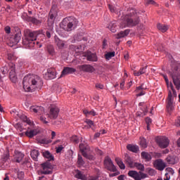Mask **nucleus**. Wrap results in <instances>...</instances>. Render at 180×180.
I'll list each match as a JSON object with an SVG mask.
<instances>
[{"label":"nucleus","instance_id":"obj_4","mask_svg":"<svg viewBox=\"0 0 180 180\" xmlns=\"http://www.w3.org/2000/svg\"><path fill=\"white\" fill-rule=\"evenodd\" d=\"M168 74L173 79V84L176 89H180V63L178 62H173L171 64V68L168 70Z\"/></svg>","mask_w":180,"mask_h":180},{"label":"nucleus","instance_id":"obj_39","mask_svg":"<svg viewBox=\"0 0 180 180\" xmlns=\"http://www.w3.org/2000/svg\"><path fill=\"white\" fill-rule=\"evenodd\" d=\"M83 157H84V158H86V160H89V161H95V160L96 159V158H95V155H92V154H89V153H83Z\"/></svg>","mask_w":180,"mask_h":180},{"label":"nucleus","instance_id":"obj_62","mask_svg":"<svg viewBox=\"0 0 180 180\" xmlns=\"http://www.w3.org/2000/svg\"><path fill=\"white\" fill-rule=\"evenodd\" d=\"M86 123L90 126V127L91 126H94V121L91 120H86Z\"/></svg>","mask_w":180,"mask_h":180},{"label":"nucleus","instance_id":"obj_45","mask_svg":"<svg viewBox=\"0 0 180 180\" xmlns=\"http://www.w3.org/2000/svg\"><path fill=\"white\" fill-rule=\"evenodd\" d=\"M77 164L79 165V167L85 165V161H84V159H82V156H81V155H78Z\"/></svg>","mask_w":180,"mask_h":180},{"label":"nucleus","instance_id":"obj_23","mask_svg":"<svg viewBox=\"0 0 180 180\" xmlns=\"http://www.w3.org/2000/svg\"><path fill=\"white\" fill-rule=\"evenodd\" d=\"M124 162L129 167V168H134L133 159H131L129 155H125Z\"/></svg>","mask_w":180,"mask_h":180},{"label":"nucleus","instance_id":"obj_7","mask_svg":"<svg viewBox=\"0 0 180 180\" xmlns=\"http://www.w3.org/2000/svg\"><path fill=\"white\" fill-rule=\"evenodd\" d=\"M53 165L50 163L49 161H46L42 164H41V175H50L53 174Z\"/></svg>","mask_w":180,"mask_h":180},{"label":"nucleus","instance_id":"obj_58","mask_svg":"<svg viewBox=\"0 0 180 180\" xmlns=\"http://www.w3.org/2000/svg\"><path fill=\"white\" fill-rule=\"evenodd\" d=\"M145 122L146 124H151V123H153V120L150 118V117H146L145 118Z\"/></svg>","mask_w":180,"mask_h":180},{"label":"nucleus","instance_id":"obj_63","mask_svg":"<svg viewBox=\"0 0 180 180\" xmlns=\"http://www.w3.org/2000/svg\"><path fill=\"white\" fill-rule=\"evenodd\" d=\"M8 60H12L14 58L13 53H8Z\"/></svg>","mask_w":180,"mask_h":180},{"label":"nucleus","instance_id":"obj_61","mask_svg":"<svg viewBox=\"0 0 180 180\" xmlns=\"http://www.w3.org/2000/svg\"><path fill=\"white\" fill-rule=\"evenodd\" d=\"M4 30L7 34H11V27L10 26L5 27Z\"/></svg>","mask_w":180,"mask_h":180},{"label":"nucleus","instance_id":"obj_3","mask_svg":"<svg viewBox=\"0 0 180 180\" xmlns=\"http://www.w3.org/2000/svg\"><path fill=\"white\" fill-rule=\"evenodd\" d=\"M141 15L140 11L131 9L130 13L127 14L124 18V23L127 27H134L140 24V17Z\"/></svg>","mask_w":180,"mask_h":180},{"label":"nucleus","instance_id":"obj_38","mask_svg":"<svg viewBox=\"0 0 180 180\" xmlns=\"http://www.w3.org/2000/svg\"><path fill=\"white\" fill-rule=\"evenodd\" d=\"M117 25H116V22H111L109 25H108V29H110V32H112V33H116V30Z\"/></svg>","mask_w":180,"mask_h":180},{"label":"nucleus","instance_id":"obj_13","mask_svg":"<svg viewBox=\"0 0 180 180\" xmlns=\"http://www.w3.org/2000/svg\"><path fill=\"white\" fill-rule=\"evenodd\" d=\"M44 77L46 79H54L57 77L56 69L54 68H48Z\"/></svg>","mask_w":180,"mask_h":180},{"label":"nucleus","instance_id":"obj_8","mask_svg":"<svg viewBox=\"0 0 180 180\" xmlns=\"http://www.w3.org/2000/svg\"><path fill=\"white\" fill-rule=\"evenodd\" d=\"M155 142L160 148H167L169 146V139L165 136L156 138Z\"/></svg>","mask_w":180,"mask_h":180},{"label":"nucleus","instance_id":"obj_60","mask_svg":"<svg viewBox=\"0 0 180 180\" xmlns=\"http://www.w3.org/2000/svg\"><path fill=\"white\" fill-rule=\"evenodd\" d=\"M63 148H64V147L63 146V145H60L58 148H56V153H57V154L61 153V151H63Z\"/></svg>","mask_w":180,"mask_h":180},{"label":"nucleus","instance_id":"obj_48","mask_svg":"<svg viewBox=\"0 0 180 180\" xmlns=\"http://www.w3.org/2000/svg\"><path fill=\"white\" fill-rule=\"evenodd\" d=\"M75 40H76L77 41H81L82 40H85V38L83 36V34H77L75 37Z\"/></svg>","mask_w":180,"mask_h":180},{"label":"nucleus","instance_id":"obj_53","mask_svg":"<svg viewBox=\"0 0 180 180\" xmlns=\"http://www.w3.org/2000/svg\"><path fill=\"white\" fill-rule=\"evenodd\" d=\"M148 175H150V176H154V175H155L156 172L154 169L148 168Z\"/></svg>","mask_w":180,"mask_h":180},{"label":"nucleus","instance_id":"obj_44","mask_svg":"<svg viewBox=\"0 0 180 180\" xmlns=\"http://www.w3.org/2000/svg\"><path fill=\"white\" fill-rule=\"evenodd\" d=\"M140 140H141V141H140L141 147H142V148H147V147H148L147 140H146V139H144V138H141Z\"/></svg>","mask_w":180,"mask_h":180},{"label":"nucleus","instance_id":"obj_54","mask_svg":"<svg viewBox=\"0 0 180 180\" xmlns=\"http://www.w3.org/2000/svg\"><path fill=\"white\" fill-rule=\"evenodd\" d=\"M8 71L9 70L8 69V66L6 65L1 68V72H2L4 75H5Z\"/></svg>","mask_w":180,"mask_h":180},{"label":"nucleus","instance_id":"obj_2","mask_svg":"<svg viewBox=\"0 0 180 180\" xmlns=\"http://www.w3.org/2000/svg\"><path fill=\"white\" fill-rule=\"evenodd\" d=\"M40 31H32L29 29L24 30V39L22 40V44L25 46L26 49H33L36 44V40H37V36L40 34Z\"/></svg>","mask_w":180,"mask_h":180},{"label":"nucleus","instance_id":"obj_34","mask_svg":"<svg viewBox=\"0 0 180 180\" xmlns=\"http://www.w3.org/2000/svg\"><path fill=\"white\" fill-rule=\"evenodd\" d=\"M146 70H147V66H145L141 68L139 71H134V75L135 77H140V75H143V74H146Z\"/></svg>","mask_w":180,"mask_h":180},{"label":"nucleus","instance_id":"obj_29","mask_svg":"<svg viewBox=\"0 0 180 180\" xmlns=\"http://www.w3.org/2000/svg\"><path fill=\"white\" fill-rule=\"evenodd\" d=\"M143 89H144V88H143V85H141L136 88L135 92L136 94L137 98H139V96H143V95L146 94V92H144Z\"/></svg>","mask_w":180,"mask_h":180},{"label":"nucleus","instance_id":"obj_16","mask_svg":"<svg viewBox=\"0 0 180 180\" xmlns=\"http://www.w3.org/2000/svg\"><path fill=\"white\" fill-rule=\"evenodd\" d=\"M84 57H86L87 61H98V57L96 56V53H93L92 52H87L86 53H85Z\"/></svg>","mask_w":180,"mask_h":180},{"label":"nucleus","instance_id":"obj_52","mask_svg":"<svg viewBox=\"0 0 180 180\" xmlns=\"http://www.w3.org/2000/svg\"><path fill=\"white\" fill-rule=\"evenodd\" d=\"M31 23L37 25H41V22L40 21V20H37L36 18H34V17H32Z\"/></svg>","mask_w":180,"mask_h":180},{"label":"nucleus","instance_id":"obj_41","mask_svg":"<svg viewBox=\"0 0 180 180\" xmlns=\"http://www.w3.org/2000/svg\"><path fill=\"white\" fill-rule=\"evenodd\" d=\"M77 174H75V178H77V179H82L84 180L85 179V175L82 174V172L81 171H79V169L76 170Z\"/></svg>","mask_w":180,"mask_h":180},{"label":"nucleus","instance_id":"obj_25","mask_svg":"<svg viewBox=\"0 0 180 180\" xmlns=\"http://www.w3.org/2000/svg\"><path fill=\"white\" fill-rule=\"evenodd\" d=\"M30 111L34 112V113H41L44 110L43 107L37 106V105H32L30 107Z\"/></svg>","mask_w":180,"mask_h":180},{"label":"nucleus","instance_id":"obj_56","mask_svg":"<svg viewBox=\"0 0 180 180\" xmlns=\"http://www.w3.org/2000/svg\"><path fill=\"white\" fill-rule=\"evenodd\" d=\"M139 174L140 175L141 180V179H146L148 175L147 174L143 173V172H139Z\"/></svg>","mask_w":180,"mask_h":180},{"label":"nucleus","instance_id":"obj_33","mask_svg":"<svg viewBox=\"0 0 180 180\" xmlns=\"http://www.w3.org/2000/svg\"><path fill=\"white\" fill-rule=\"evenodd\" d=\"M69 49L70 50H72L73 51H75L76 53H79V51H82V46L81 45L77 46V45L71 44L69 46Z\"/></svg>","mask_w":180,"mask_h":180},{"label":"nucleus","instance_id":"obj_55","mask_svg":"<svg viewBox=\"0 0 180 180\" xmlns=\"http://www.w3.org/2000/svg\"><path fill=\"white\" fill-rule=\"evenodd\" d=\"M165 171L167 172V174H170L171 175H174V174H175V172H174V169L171 167H167L165 169Z\"/></svg>","mask_w":180,"mask_h":180},{"label":"nucleus","instance_id":"obj_59","mask_svg":"<svg viewBox=\"0 0 180 180\" xmlns=\"http://www.w3.org/2000/svg\"><path fill=\"white\" fill-rule=\"evenodd\" d=\"M163 78L165 79V81L167 85V87L169 86V80H168V77L166 75H162Z\"/></svg>","mask_w":180,"mask_h":180},{"label":"nucleus","instance_id":"obj_21","mask_svg":"<svg viewBox=\"0 0 180 180\" xmlns=\"http://www.w3.org/2000/svg\"><path fill=\"white\" fill-rule=\"evenodd\" d=\"M42 155L44 158H47L48 161L50 162V161H54V156L50 151L49 150H44L41 153Z\"/></svg>","mask_w":180,"mask_h":180},{"label":"nucleus","instance_id":"obj_9","mask_svg":"<svg viewBox=\"0 0 180 180\" xmlns=\"http://www.w3.org/2000/svg\"><path fill=\"white\" fill-rule=\"evenodd\" d=\"M104 165L106 169L110 171V172H116V171H117L116 166L113 164V161H112V159L108 156L105 157L104 160Z\"/></svg>","mask_w":180,"mask_h":180},{"label":"nucleus","instance_id":"obj_14","mask_svg":"<svg viewBox=\"0 0 180 180\" xmlns=\"http://www.w3.org/2000/svg\"><path fill=\"white\" fill-rule=\"evenodd\" d=\"M10 79L13 82V84H16V82H18V77L16 76V72L15 71V65H13V63L10 65Z\"/></svg>","mask_w":180,"mask_h":180},{"label":"nucleus","instance_id":"obj_5","mask_svg":"<svg viewBox=\"0 0 180 180\" xmlns=\"http://www.w3.org/2000/svg\"><path fill=\"white\" fill-rule=\"evenodd\" d=\"M78 26V20L75 17H68L62 21L61 27L66 32H71Z\"/></svg>","mask_w":180,"mask_h":180},{"label":"nucleus","instance_id":"obj_37","mask_svg":"<svg viewBox=\"0 0 180 180\" xmlns=\"http://www.w3.org/2000/svg\"><path fill=\"white\" fill-rule=\"evenodd\" d=\"M9 157H10L9 150H7L1 156V161H2V162H8V161H9Z\"/></svg>","mask_w":180,"mask_h":180},{"label":"nucleus","instance_id":"obj_22","mask_svg":"<svg viewBox=\"0 0 180 180\" xmlns=\"http://www.w3.org/2000/svg\"><path fill=\"white\" fill-rule=\"evenodd\" d=\"M79 148L82 153V155H84L89 150V146L86 143H81L79 146Z\"/></svg>","mask_w":180,"mask_h":180},{"label":"nucleus","instance_id":"obj_47","mask_svg":"<svg viewBox=\"0 0 180 180\" xmlns=\"http://www.w3.org/2000/svg\"><path fill=\"white\" fill-rule=\"evenodd\" d=\"M38 143L41 144H50L51 143V140H47L46 139H38Z\"/></svg>","mask_w":180,"mask_h":180},{"label":"nucleus","instance_id":"obj_35","mask_svg":"<svg viewBox=\"0 0 180 180\" xmlns=\"http://www.w3.org/2000/svg\"><path fill=\"white\" fill-rule=\"evenodd\" d=\"M15 158L17 162H20L25 158V155L21 152H17Z\"/></svg>","mask_w":180,"mask_h":180},{"label":"nucleus","instance_id":"obj_19","mask_svg":"<svg viewBox=\"0 0 180 180\" xmlns=\"http://www.w3.org/2000/svg\"><path fill=\"white\" fill-rule=\"evenodd\" d=\"M127 150H128V151H131V153H135L137 154V153L140 151V148L137 145L128 144L127 146Z\"/></svg>","mask_w":180,"mask_h":180},{"label":"nucleus","instance_id":"obj_51","mask_svg":"<svg viewBox=\"0 0 180 180\" xmlns=\"http://www.w3.org/2000/svg\"><path fill=\"white\" fill-rule=\"evenodd\" d=\"M70 140L72 143H75V144H78V143H79V139L76 135L72 136Z\"/></svg>","mask_w":180,"mask_h":180},{"label":"nucleus","instance_id":"obj_1","mask_svg":"<svg viewBox=\"0 0 180 180\" xmlns=\"http://www.w3.org/2000/svg\"><path fill=\"white\" fill-rule=\"evenodd\" d=\"M22 85L27 92H34L36 89H41L43 80L38 75H29L24 77Z\"/></svg>","mask_w":180,"mask_h":180},{"label":"nucleus","instance_id":"obj_49","mask_svg":"<svg viewBox=\"0 0 180 180\" xmlns=\"http://www.w3.org/2000/svg\"><path fill=\"white\" fill-rule=\"evenodd\" d=\"M166 160L168 164H171L172 165H174L176 163L175 158L174 157L168 156Z\"/></svg>","mask_w":180,"mask_h":180},{"label":"nucleus","instance_id":"obj_64","mask_svg":"<svg viewBox=\"0 0 180 180\" xmlns=\"http://www.w3.org/2000/svg\"><path fill=\"white\" fill-rule=\"evenodd\" d=\"M176 126H177V127H180V117H179L176 121Z\"/></svg>","mask_w":180,"mask_h":180},{"label":"nucleus","instance_id":"obj_42","mask_svg":"<svg viewBox=\"0 0 180 180\" xmlns=\"http://www.w3.org/2000/svg\"><path fill=\"white\" fill-rule=\"evenodd\" d=\"M83 113L85 116H96V112L94 110L88 111V110H83Z\"/></svg>","mask_w":180,"mask_h":180},{"label":"nucleus","instance_id":"obj_57","mask_svg":"<svg viewBox=\"0 0 180 180\" xmlns=\"http://www.w3.org/2000/svg\"><path fill=\"white\" fill-rule=\"evenodd\" d=\"M170 88L173 92V96H174V98H176V91H175V89H174V85L172 84V83H170Z\"/></svg>","mask_w":180,"mask_h":180},{"label":"nucleus","instance_id":"obj_26","mask_svg":"<svg viewBox=\"0 0 180 180\" xmlns=\"http://www.w3.org/2000/svg\"><path fill=\"white\" fill-rule=\"evenodd\" d=\"M20 39H22V33L20 32V30L18 29V32L14 35V38H13L14 41H13V43L14 44H18V43L20 41Z\"/></svg>","mask_w":180,"mask_h":180},{"label":"nucleus","instance_id":"obj_32","mask_svg":"<svg viewBox=\"0 0 180 180\" xmlns=\"http://www.w3.org/2000/svg\"><path fill=\"white\" fill-rule=\"evenodd\" d=\"M37 131L36 129L33 130H27L25 131V136L27 137H29L30 139H32V137H34V136H37Z\"/></svg>","mask_w":180,"mask_h":180},{"label":"nucleus","instance_id":"obj_17","mask_svg":"<svg viewBox=\"0 0 180 180\" xmlns=\"http://www.w3.org/2000/svg\"><path fill=\"white\" fill-rule=\"evenodd\" d=\"M45 51L52 57L56 55V49H54V45L53 44H48L45 47Z\"/></svg>","mask_w":180,"mask_h":180},{"label":"nucleus","instance_id":"obj_15","mask_svg":"<svg viewBox=\"0 0 180 180\" xmlns=\"http://www.w3.org/2000/svg\"><path fill=\"white\" fill-rule=\"evenodd\" d=\"M79 68L84 72H95L96 71L95 68L91 65H82L79 66Z\"/></svg>","mask_w":180,"mask_h":180},{"label":"nucleus","instance_id":"obj_50","mask_svg":"<svg viewBox=\"0 0 180 180\" xmlns=\"http://www.w3.org/2000/svg\"><path fill=\"white\" fill-rule=\"evenodd\" d=\"M108 8L112 13H117L118 10L112 5L108 4Z\"/></svg>","mask_w":180,"mask_h":180},{"label":"nucleus","instance_id":"obj_6","mask_svg":"<svg viewBox=\"0 0 180 180\" xmlns=\"http://www.w3.org/2000/svg\"><path fill=\"white\" fill-rule=\"evenodd\" d=\"M57 11L52 8L49 13V18H48V27L51 30H53L54 29V22L56 20V18H57Z\"/></svg>","mask_w":180,"mask_h":180},{"label":"nucleus","instance_id":"obj_31","mask_svg":"<svg viewBox=\"0 0 180 180\" xmlns=\"http://www.w3.org/2000/svg\"><path fill=\"white\" fill-rule=\"evenodd\" d=\"M141 156L143 158V160H145L147 162L151 161V160L153 158L151 157V155H150V153L145 152V151L141 152Z\"/></svg>","mask_w":180,"mask_h":180},{"label":"nucleus","instance_id":"obj_12","mask_svg":"<svg viewBox=\"0 0 180 180\" xmlns=\"http://www.w3.org/2000/svg\"><path fill=\"white\" fill-rule=\"evenodd\" d=\"M153 167L158 171H164L167 165L162 159H158L153 162Z\"/></svg>","mask_w":180,"mask_h":180},{"label":"nucleus","instance_id":"obj_27","mask_svg":"<svg viewBox=\"0 0 180 180\" xmlns=\"http://www.w3.org/2000/svg\"><path fill=\"white\" fill-rule=\"evenodd\" d=\"M130 33V30H125L124 31H121L117 34L115 35V39H122L126 37Z\"/></svg>","mask_w":180,"mask_h":180},{"label":"nucleus","instance_id":"obj_30","mask_svg":"<svg viewBox=\"0 0 180 180\" xmlns=\"http://www.w3.org/2000/svg\"><path fill=\"white\" fill-rule=\"evenodd\" d=\"M55 43L57 47L60 50H62V49H64V46H65V42L60 39L59 38L55 39Z\"/></svg>","mask_w":180,"mask_h":180},{"label":"nucleus","instance_id":"obj_40","mask_svg":"<svg viewBox=\"0 0 180 180\" xmlns=\"http://www.w3.org/2000/svg\"><path fill=\"white\" fill-rule=\"evenodd\" d=\"M115 161L118 167H120V169H126V165H124V163H123V161H122V160L119 158H115Z\"/></svg>","mask_w":180,"mask_h":180},{"label":"nucleus","instance_id":"obj_24","mask_svg":"<svg viewBox=\"0 0 180 180\" xmlns=\"http://www.w3.org/2000/svg\"><path fill=\"white\" fill-rule=\"evenodd\" d=\"M39 155H40V153L36 149H34L30 152V156L33 161H39Z\"/></svg>","mask_w":180,"mask_h":180},{"label":"nucleus","instance_id":"obj_28","mask_svg":"<svg viewBox=\"0 0 180 180\" xmlns=\"http://www.w3.org/2000/svg\"><path fill=\"white\" fill-rule=\"evenodd\" d=\"M141 110L143 112H137L136 116L143 117V116H146L147 113H148V107L147 105H143V108H141Z\"/></svg>","mask_w":180,"mask_h":180},{"label":"nucleus","instance_id":"obj_46","mask_svg":"<svg viewBox=\"0 0 180 180\" xmlns=\"http://www.w3.org/2000/svg\"><path fill=\"white\" fill-rule=\"evenodd\" d=\"M115 52H108L107 53L105 54V60H110L112 57H115Z\"/></svg>","mask_w":180,"mask_h":180},{"label":"nucleus","instance_id":"obj_10","mask_svg":"<svg viewBox=\"0 0 180 180\" xmlns=\"http://www.w3.org/2000/svg\"><path fill=\"white\" fill-rule=\"evenodd\" d=\"M60 113V108L57 107V105H51L49 107V117L50 119H53L55 120V119H57L58 117V114Z\"/></svg>","mask_w":180,"mask_h":180},{"label":"nucleus","instance_id":"obj_20","mask_svg":"<svg viewBox=\"0 0 180 180\" xmlns=\"http://www.w3.org/2000/svg\"><path fill=\"white\" fill-rule=\"evenodd\" d=\"M128 176H131V178H134V180H141V178H140V174L136 170L129 171Z\"/></svg>","mask_w":180,"mask_h":180},{"label":"nucleus","instance_id":"obj_11","mask_svg":"<svg viewBox=\"0 0 180 180\" xmlns=\"http://www.w3.org/2000/svg\"><path fill=\"white\" fill-rule=\"evenodd\" d=\"M174 100H172V92L171 90L168 92V97H167V110L168 113H171L174 110Z\"/></svg>","mask_w":180,"mask_h":180},{"label":"nucleus","instance_id":"obj_18","mask_svg":"<svg viewBox=\"0 0 180 180\" xmlns=\"http://www.w3.org/2000/svg\"><path fill=\"white\" fill-rule=\"evenodd\" d=\"M77 70L73 68H70V67L64 68L61 72L60 78L63 77L64 75H68V74H74V72H75Z\"/></svg>","mask_w":180,"mask_h":180},{"label":"nucleus","instance_id":"obj_36","mask_svg":"<svg viewBox=\"0 0 180 180\" xmlns=\"http://www.w3.org/2000/svg\"><path fill=\"white\" fill-rule=\"evenodd\" d=\"M157 27L158 30H160V32H162V33H165V32H167V30L169 29L168 25H162L160 23L157 25Z\"/></svg>","mask_w":180,"mask_h":180},{"label":"nucleus","instance_id":"obj_43","mask_svg":"<svg viewBox=\"0 0 180 180\" xmlns=\"http://www.w3.org/2000/svg\"><path fill=\"white\" fill-rule=\"evenodd\" d=\"M134 168H137L139 171H144V165L139 162L134 163Z\"/></svg>","mask_w":180,"mask_h":180}]
</instances>
